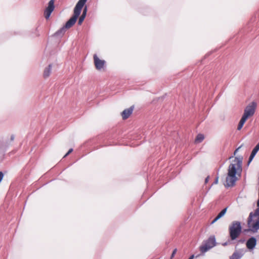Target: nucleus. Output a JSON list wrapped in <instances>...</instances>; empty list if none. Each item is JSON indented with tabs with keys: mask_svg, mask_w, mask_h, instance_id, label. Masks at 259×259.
<instances>
[{
	"mask_svg": "<svg viewBox=\"0 0 259 259\" xmlns=\"http://www.w3.org/2000/svg\"><path fill=\"white\" fill-rule=\"evenodd\" d=\"M242 157H235L228 168V175L226 178V185L228 187H232L237 181L236 174L237 171L242 170Z\"/></svg>",
	"mask_w": 259,
	"mask_h": 259,
	"instance_id": "nucleus-1",
	"label": "nucleus"
},
{
	"mask_svg": "<svg viewBox=\"0 0 259 259\" xmlns=\"http://www.w3.org/2000/svg\"><path fill=\"white\" fill-rule=\"evenodd\" d=\"M87 0H79L76 5L73 12V16L66 23L64 27H62L57 33L59 34L60 33H64L66 29H69L72 27L75 23L77 18L81 13V11L85 4Z\"/></svg>",
	"mask_w": 259,
	"mask_h": 259,
	"instance_id": "nucleus-2",
	"label": "nucleus"
},
{
	"mask_svg": "<svg viewBox=\"0 0 259 259\" xmlns=\"http://www.w3.org/2000/svg\"><path fill=\"white\" fill-rule=\"evenodd\" d=\"M256 104L255 102H252L249 104L245 109L243 115L241 118L238 125L237 130H240L243 127L246 120L254 114Z\"/></svg>",
	"mask_w": 259,
	"mask_h": 259,
	"instance_id": "nucleus-3",
	"label": "nucleus"
},
{
	"mask_svg": "<svg viewBox=\"0 0 259 259\" xmlns=\"http://www.w3.org/2000/svg\"><path fill=\"white\" fill-rule=\"evenodd\" d=\"M247 224L251 231L257 232L259 229V212L257 213L256 210L254 213H250Z\"/></svg>",
	"mask_w": 259,
	"mask_h": 259,
	"instance_id": "nucleus-4",
	"label": "nucleus"
},
{
	"mask_svg": "<svg viewBox=\"0 0 259 259\" xmlns=\"http://www.w3.org/2000/svg\"><path fill=\"white\" fill-rule=\"evenodd\" d=\"M241 229L240 222L235 221L231 224L229 228L231 240H234L239 237L241 232Z\"/></svg>",
	"mask_w": 259,
	"mask_h": 259,
	"instance_id": "nucleus-5",
	"label": "nucleus"
},
{
	"mask_svg": "<svg viewBox=\"0 0 259 259\" xmlns=\"http://www.w3.org/2000/svg\"><path fill=\"white\" fill-rule=\"evenodd\" d=\"M214 246H215V239L214 237H210L205 244L200 246V251L202 253H205Z\"/></svg>",
	"mask_w": 259,
	"mask_h": 259,
	"instance_id": "nucleus-6",
	"label": "nucleus"
},
{
	"mask_svg": "<svg viewBox=\"0 0 259 259\" xmlns=\"http://www.w3.org/2000/svg\"><path fill=\"white\" fill-rule=\"evenodd\" d=\"M94 64L95 68L98 70H104L106 62L104 60L100 59L97 54L93 56Z\"/></svg>",
	"mask_w": 259,
	"mask_h": 259,
	"instance_id": "nucleus-7",
	"label": "nucleus"
},
{
	"mask_svg": "<svg viewBox=\"0 0 259 259\" xmlns=\"http://www.w3.org/2000/svg\"><path fill=\"white\" fill-rule=\"evenodd\" d=\"M54 0H50L48 3L47 8L44 12V16L47 19L49 18L51 13L54 11Z\"/></svg>",
	"mask_w": 259,
	"mask_h": 259,
	"instance_id": "nucleus-8",
	"label": "nucleus"
},
{
	"mask_svg": "<svg viewBox=\"0 0 259 259\" xmlns=\"http://www.w3.org/2000/svg\"><path fill=\"white\" fill-rule=\"evenodd\" d=\"M134 109V107L133 106L129 108L124 110L121 113L122 119L125 120L128 118L132 114Z\"/></svg>",
	"mask_w": 259,
	"mask_h": 259,
	"instance_id": "nucleus-9",
	"label": "nucleus"
},
{
	"mask_svg": "<svg viewBox=\"0 0 259 259\" xmlns=\"http://www.w3.org/2000/svg\"><path fill=\"white\" fill-rule=\"evenodd\" d=\"M256 244V240L254 237H251L246 242V247L249 249H253Z\"/></svg>",
	"mask_w": 259,
	"mask_h": 259,
	"instance_id": "nucleus-10",
	"label": "nucleus"
},
{
	"mask_svg": "<svg viewBox=\"0 0 259 259\" xmlns=\"http://www.w3.org/2000/svg\"><path fill=\"white\" fill-rule=\"evenodd\" d=\"M258 150L259 143L255 146V147L252 150L251 153L250 155V157L249 158V160L248 162V163H249L252 161V160L253 159V158H254V157L255 156V155H256Z\"/></svg>",
	"mask_w": 259,
	"mask_h": 259,
	"instance_id": "nucleus-11",
	"label": "nucleus"
},
{
	"mask_svg": "<svg viewBox=\"0 0 259 259\" xmlns=\"http://www.w3.org/2000/svg\"><path fill=\"white\" fill-rule=\"evenodd\" d=\"M87 12V8L85 7L82 12V15L79 17L78 21V24L80 25L82 23L83 20H84V18L85 17L86 14Z\"/></svg>",
	"mask_w": 259,
	"mask_h": 259,
	"instance_id": "nucleus-12",
	"label": "nucleus"
},
{
	"mask_svg": "<svg viewBox=\"0 0 259 259\" xmlns=\"http://www.w3.org/2000/svg\"><path fill=\"white\" fill-rule=\"evenodd\" d=\"M227 208H225L223 209L218 214V215L215 218V219L212 221L211 222V224L214 223L216 221H217L219 219H220L221 217H222L226 212L227 211Z\"/></svg>",
	"mask_w": 259,
	"mask_h": 259,
	"instance_id": "nucleus-13",
	"label": "nucleus"
},
{
	"mask_svg": "<svg viewBox=\"0 0 259 259\" xmlns=\"http://www.w3.org/2000/svg\"><path fill=\"white\" fill-rule=\"evenodd\" d=\"M52 65L50 64L48 67L45 68L44 71L43 76L44 78H47L49 76L51 71Z\"/></svg>",
	"mask_w": 259,
	"mask_h": 259,
	"instance_id": "nucleus-14",
	"label": "nucleus"
},
{
	"mask_svg": "<svg viewBox=\"0 0 259 259\" xmlns=\"http://www.w3.org/2000/svg\"><path fill=\"white\" fill-rule=\"evenodd\" d=\"M204 139V136L203 135L199 134H198L195 140V143H200Z\"/></svg>",
	"mask_w": 259,
	"mask_h": 259,
	"instance_id": "nucleus-15",
	"label": "nucleus"
},
{
	"mask_svg": "<svg viewBox=\"0 0 259 259\" xmlns=\"http://www.w3.org/2000/svg\"><path fill=\"white\" fill-rule=\"evenodd\" d=\"M241 258L240 254L237 252L233 253L230 259H240Z\"/></svg>",
	"mask_w": 259,
	"mask_h": 259,
	"instance_id": "nucleus-16",
	"label": "nucleus"
},
{
	"mask_svg": "<svg viewBox=\"0 0 259 259\" xmlns=\"http://www.w3.org/2000/svg\"><path fill=\"white\" fill-rule=\"evenodd\" d=\"M177 249L176 248H175L173 250V251L172 252V254L171 255V256H170V259H172L174 257V256L175 255L176 253H177Z\"/></svg>",
	"mask_w": 259,
	"mask_h": 259,
	"instance_id": "nucleus-17",
	"label": "nucleus"
},
{
	"mask_svg": "<svg viewBox=\"0 0 259 259\" xmlns=\"http://www.w3.org/2000/svg\"><path fill=\"white\" fill-rule=\"evenodd\" d=\"M73 151V149L71 148L69 150V151H68V152L65 155V156H64V157H66L67 156H68L70 153H71Z\"/></svg>",
	"mask_w": 259,
	"mask_h": 259,
	"instance_id": "nucleus-18",
	"label": "nucleus"
},
{
	"mask_svg": "<svg viewBox=\"0 0 259 259\" xmlns=\"http://www.w3.org/2000/svg\"><path fill=\"white\" fill-rule=\"evenodd\" d=\"M218 178H217L215 180V181H214V184H218Z\"/></svg>",
	"mask_w": 259,
	"mask_h": 259,
	"instance_id": "nucleus-19",
	"label": "nucleus"
},
{
	"mask_svg": "<svg viewBox=\"0 0 259 259\" xmlns=\"http://www.w3.org/2000/svg\"><path fill=\"white\" fill-rule=\"evenodd\" d=\"M240 148V147H239V148H238L237 149H236V150H235V152H234V155H235V154H236V152L238 151V150H239V149Z\"/></svg>",
	"mask_w": 259,
	"mask_h": 259,
	"instance_id": "nucleus-20",
	"label": "nucleus"
},
{
	"mask_svg": "<svg viewBox=\"0 0 259 259\" xmlns=\"http://www.w3.org/2000/svg\"><path fill=\"white\" fill-rule=\"evenodd\" d=\"M194 255H192L189 257V259H193V258H194Z\"/></svg>",
	"mask_w": 259,
	"mask_h": 259,
	"instance_id": "nucleus-21",
	"label": "nucleus"
},
{
	"mask_svg": "<svg viewBox=\"0 0 259 259\" xmlns=\"http://www.w3.org/2000/svg\"><path fill=\"white\" fill-rule=\"evenodd\" d=\"M208 179H209V177H207L206 178V179H205V183H207V182H208Z\"/></svg>",
	"mask_w": 259,
	"mask_h": 259,
	"instance_id": "nucleus-22",
	"label": "nucleus"
},
{
	"mask_svg": "<svg viewBox=\"0 0 259 259\" xmlns=\"http://www.w3.org/2000/svg\"><path fill=\"white\" fill-rule=\"evenodd\" d=\"M1 180H2L3 179V174L2 172H1Z\"/></svg>",
	"mask_w": 259,
	"mask_h": 259,
	"instance_id": "nucleus-23",
	"label": "nucleus"
},
{
	"mask_svg": "<svg viewBox=\"0 0 259 259\" xmlns=\"http://www.w3.org/2000/svg\"><path fill=\"white\" fill-rule=\"evenodd\" d=\"M14 138L13 137H11V140H13Z\"/></svg>",
	"mask_w": 259,
	"mask_h": 259,
	"instance_id": "nucleus-24",
	"label": "nucleus"
}]
</instances>
